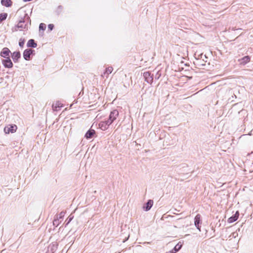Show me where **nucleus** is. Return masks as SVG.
I'll return each instance as SVG.
<instances>
[{"label": "nucleus", "mask_w": 253, "mask_h": 253, "mask_svg": "<svg viewBox=\"0 0 253 253\" xmlns=\"http://www.w3.org/2000/svg\"><path fill=\"white\" fill-rule=\"evenodd\" d=\"M118 115L119 112L116 110H114L111 112L109 119L108 120H107V124L108 125H111L114 122V121L116 119Z\"/></svg>", "instance_id": "obj_1"}, {"label": "nucleus", "mask_w": 253, "mask_h": 253, "mask_svg": "<svg viewBox=\"0 0 253 253\" xmlns=\"http://www.w3.org/2000/svg\"><path fill=\"white\" fill-rule=\"evenodd\" d=\"M27 21L26 22L24 19L19 21L17 25V28L20 31L23 30H27L28 28V20L27 18Z\"/></svg>", "instance_id": "obj_2"}, {"label": "nucleus", "mask_w": 253, "mask_h": 253, "mask_svg": "<svg viewBox=\"0 0 253 253\" xmlns=\"http://www.w3.org/2000/svg\"><path fill=\"white\" fill-rule=\"evenodd\" d=\"M1 62L5 68H11L13 67V63L9 57L2 59Z\"/></svg>", "instance_id": "obj_3"}, {"label": "nucleus", "mask_w": 253, "mask_h": 253, "mask_svg": "<svg viewBox=\"0 0 253 253\" xmlns=\"http://www.w3.org/2000/svg\"><path fill=\"white\" fill-rule=\"evenodd\" d=\"M143 77L146 82L149 84H152L153 82V78L151 74L149 72H146L143 73Z\"/></svg>", "instance_id": "obj_4"}, {"label": "nucleus", "mask_w": 253, "mask_h": 253, "mask_svg": "<svg viewBox=\"0 0 253 253\" xmlns=\"http://www.w3.org/2000/svg\"><path fill=\"white\" fill-rule=\"evenodd\" d=\"M10 53V50L7 47H4L0 52V56L4 58H9Z\"/></svg>", "instance_id": "obj_5"}, {"label": "nucleus", "mask_w": 253, "mask_h": 253, "mask_svg": "<svg viewBox=\"0 0 253 253\" xmlns=\"http://www.w3.org/2000/svg\"><path fill=\"white\" fill-rule=\"evenodd\" d=\"M201 223V215L199 214H198L195 217L194 219V224L197 228L200 231V224Z\"/></svg>", "instance_id": "obj_6"}, {"label": "nucleus", "mask_w": 253, "mask_h": 253, "mask_svg": "<svg viewBox=\"0 0 253 253\" xmlns=\"http://www.w3.org/2000/svg\"><path fill=\"white\" fill-rule=\"evenodd\" d=\"M17 126L16 125L7 126L4 127V131L6 133L9 132H14L16 131Z\"/></svg>", "instance_id": "obj_7"}, {"label": "nucleus", "mask_w": 253, "mask_h": 253, "mask_svg": "<svg viewBox=\"0 0 253 253\" xmlns=\"http://www.w3.org/2000/svg\"><path fill=\"white\" fill-rule=\"evenodd\" d=\"M33 52L31 49H27L23 52V57L26 60H29L30 59V56Z\"/></svg>", "instance_id": "obj_8"}, {"label": "nucleus", "mask_w": 253, "mask_h": 253, "mask_svg": "<svg viewBox=\"0 0 253 253\" xmlns=\"http://www.w3.org/2000/svg\"><path fill=\"white\" fill-rule=\"evenodd\" d=\"M95 133V131L93 129H89L85 133V137L86 139H90L93 137Z\"/></svg>", "instance_id": "obj_9"}, {"label": "nucleus", "mask_w": 253, "mask_h": 253, "mask_svg": "<svg viewBox=\"0 0 253 253\" xmlns=\"http://www.w3.org/2000/svg\"><path fill=\"white\" fill-rule=\"evenodd\" d=\"M153 204V200H149L146 204L145 206H144L143 208L146 211H148L150 210Z\"/></svg>", "instance_id": "obj_10"}, {"label": "nucleus", "mask_w": 253, "mask_h": 253, "mask_svg": "<svg viewBox=\"0 0 253 253\" xmlns=\"http://www.w3.org/2000/svg\"><path fill=\"white\" fill-rule=\"evenodd\" d=\"M20 56L21 54L19 51L14 52L12 54V58L15 62L18 61Z\"/></svg>", "instance_id": "obj_11"}, {"label": "nucleus", "mask_w": 253, "mask_h": 253, "mask_svg": "<svg viewBox=\"0 0 253 253\" xmlns=\"http://www.w3.org/2000/svg\"><path fill=\"white\" fill-rule=\"evenodd\" d=\"M239 217V212L237 211L236 213L228 219V223H232L237 220Z\"/></svg>", "instance_id": "obj_12"}, {"label": "nucleus", "mask_w": 253, "mask_h": 253, "mask_svg": "<svg viewBox=\"0 0 253 253\" xmlns=\"http://www.w3.org/2000/svg\"><path fill=\"white\" fill-rule=\"evenodd\" d=\"M110 125L107 124V121L102 122L99 125L100 128L104 130L107 129Z\"/></svg>", "instance_id": "obj_13"}, {"label": "nucleus", "mask_w": 253, "mask_h": 253, "mask_svg": "<svg viewBox=\"0 0 253 253\" xmlns=\"http://www.w3.org/2000/svg\"><path fill=\"white\" fill-rule=\"evenodd\" d=\"M1 3L6 7H9L12 5V1L11 0H1Z\"/></svg>", "instance_id": "obj_14"}, {"label": "nucleus", "mask_w": 253, "mask_h": 253, "mask_svg": "<svg viewBox=\"0 0 253 253\" xmlns=\"http://www.w3.org/2000/svg\"><path fill=\"white\" fill-rule=\"evenodd\" d=\"M250 61V57L249 56H246L240 60V63L243 65L246 64Z\"/></svg>", "instance_id": "obj_15"}, {"label": "nucleus", "mask_w": 253, "mask_h": 253, "mask_svg": "<svg viewBox=\"0 0 253 253\" xmlns=\"http://www.w3.org/2000/svg\"><path fill=\"white\" fill-rule=\"evenodd\" d=\"M28 47H36L37 46V43H35V41L33 39L29 40L27 43Z\"/></svg>", "instance_id": "obj_16"}, {"label": "nucleus", "mask_w": 253, "mask_h": 253, "mask_svg": "<svg viewBox=\"0 0 253 253\" xmlns=\"http://www.w3.org/2000/svg\"><path fill=\"white\" fill-rule=\"evenodd\" d=\"M52 107L54 110L57 111V108H60L62 107V104L59 101H57L53 104Z\"/></svg>", "instance_id": "obj_17"}, {"label": "nucleus", "mask_w": 253, "mask_h": 253, "mask_svg": "<svg viewBox=\"0 0 253 253\" xmlns=\"http://www.w3.org/2000/svg\"><path fill=\"white\" fill-rule=\"evenodd\" d=\"M7 14L6 13H3L0 14V22H2L6 19Z\"/></svg>", "instance_id": "obj_18"}, {"label": "nucleus", "mask_w": 253, "mask_h": 253, "mask_svg": "<svg viewBox=\"0 0 253 253\" xmlns=\"http://www.w3.org/2000/svg\"><path fill=\"white\" fill-rule=\"evenodd\" d=\"M113 70V69L112 67H109L108 68L106 69L105 72L104 73V76L106 74L109 75L111 74Z\"/></svg>", "instance_id": "obj_19"}, {"label": "nucleus", "mask_w": 253, "mask_h": 253, "mask_svg": "<svg viewBox=\"0 0 253 253\" xmlns=\"http://www.w3.org/2000/svg\"><path fill=\"white\" fill-rule=\"evenodd\" d=\"M182 247V244L178 243L174 248L173 250L176 252H178Z\"/></svg>", "instance_id": "obj_20"}, {"label": "nucleus", "mask_w": 253, "mask_h": 253, "mask_svg": "<svg viewBox=\"0 0 253 253\" xmlns=\"http://www.w3.org/2000/svg\"><path fill=\"white\" fill-rule=\"evenodd\" d=\"M238 236V234L237 232H233L229 237V240H231L232 238H236Z\"/></svg>", "instance_id": "obj_21"}, {"label": "nucleus", "mask_w": 253, "mask_h": 253, "mask_svg": "<svg viewBox=\"0 0 253 253\" xmlns=\"http://www.w3.org/2000/svg\"><path fill=\"white\" fill-rule=\"evenodd\" d=\"M46 28V25L45 24H43V23H41L40 26H39V29L40 30H44Z\"/></svg>", "instance_id": "obj_22"}, {"label": "nucleus", "mask_w": 253, "mask_h": 253, "mask_svg": "<svg viewBox=\"0 0 253 253\" xmlns=\"http://www.w3.org/2000/svg\"><path fill=\"white\" fill-rule=\"evenodd\" d=\"M25 41L24 39H20L19 42V45L20 47H23Z\"/></svg>", "instance_id": "obj_23"}, {"label": "nucleus", "mask_w": 253, "mask_h": 253, "mask_svg": "<svg viewBox=\"0 0 253 253\" xmlns=\"http://www.w3.org/2000/svg\"><path fill=\"white\" fill-rule=\"evenodd\" d=\"M53 27L54 25L52 24H50L48 25V28L50 31H51L53 29Z\"/></svg>", "instance_id": "obj_24"}, {"label": "nucleus", "mask_w": 253, "mask_h": 253, "mask_svg": "<svg viewBox=\"0 0 253 253\" xmlns=\"http://www.w3.org/2000/svg\"><path fill=\"white\" fill-rule=\"evenodd\" d=\"M170 253H176V252L173 250V249L170 251H169Z\"/></svg>", "instance_id": "obj_25"}, {"label": "nucleus", "mask_w": 253, "mask_h": 253, "mask_svg": "<svg viewBox=\"0 0 253 253\" xmlns=\"http://www.w3.org/2000/svg\"><path fill=\"white\" fill-rule=\"evenodd\" d=\"M71 220H72V218H70L69 219V221H68V222H67V224H68V223H69L71 221Z\"/></svg>", "instance_id": "obj_26"}, {"label": "nucleus", "mask_w": 253, "mask_h": 253, "mask_svg": "<svg viewBox=\"0 0 253 253\" xmlns=\"http://www.w3.org/2000/svg\"><path fill=\"white\" fill-rule=\"evenodd\" d=\"M57 222V221H56V220H54V221H53V224H55V222Z\"/></svg>", "instance_id": "obj_27"}, {"label": "nucleus", "mask_w": 253, "mask_h": 253, "mask_svg": "<svg viewBox=\"0 0 253 253\" xmlns=\"http://www.w3.org/2000/svg\"><path fill=\"white\" fill-rule=\"evenodd\" d=\"M166 253H170V252H167Z\"/></svg>", "instance_id": "obj_28"}]
</instances>
